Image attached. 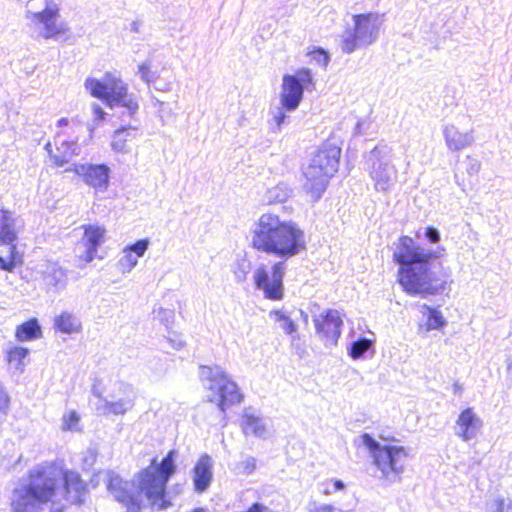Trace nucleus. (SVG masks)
I'll use <instances>...</instances> for the list:
<instances>
[{"label":"nucleus","instance_id":"f257e3e1","mask_svg":"<svg viewBox=\"0 0 512 512\" xmlns=\"http://www.w3.org/2000/svg\"><path fill=\"white\" fill-rule=\"evenodd\" d=\"M58 479L66 502L74 505L84 502L89 489L80 473L56 462H48L29 471L28 483L14 490L12 512H37L36 506L53 502L58 490Z\"/></svg>","mask_w":512,"mask_h":512},{"label":"nucleus","instance_id":"f03ea898","mask_svg":"<svg viewBox=\"0 0 512 512\" xmlns=\"http://www.w3.org/2000/svg\"><path fill=\"white\" fill-rule=\"evenodd\" d=\"M175 457L176 451L169 450L161 461L153 458L147 467L139 470L135 476L137 493L128 488L126 482L122 485V481L117 478L109 481L108 489L127 512H141L142 502L139 495L146 498L152 510H165L172 505L167 484L177 471Z\"/></svg>","mask_w":512,"mask_h":512},{"label":"nucleus","instance_id":"7ed1b4c3","mask_svg":"<svg viewBox=\"0 0 512 512\" xmlns=\"http://www.w3.org/2000/svg\"><path fill=\"white\" fill-rule=\"evenodd\" d=\"M435 257L434 252L421 249L412 237H399L393 261L400 265L397 281L405 293L427 297L438 294L444 288L443 269L435 272L431 266V260Z\"/></svg>","mask_w":512,"mask_h":512},{"label":"nucleus","instance_id":"20e7f679","mask_svg":"<svg viewBox=\"0 0 512 512\" xmlns=\"http://www.w3.org/2000/svg\"><path fill=\"white\" fill-rule=\"evenodd\" d=\"M250 247L258 252L283 260L306 249L305 233L293 220L266 212L259 216L251 231Z\"/></svg>","mask_w":512,"mask_h":512},{"label":"nucleus","instance_id":"39448f33","mask_svg":"<svg viewBox=\"0 0 512 512\" xmlns=\"http://www.w3.org/2000/svg\"><path fill=\"white\" fill-rule=\"evenodd\" d=\"M341 149L334 144H323L314 154L303 172V190L310 203L319 201L326 191L330 179L339 168Z\"/></svg>","mask_w":512,"mask_h":512},{"label":"nucleus","instance_id":"423d86ee","mask_svg":"<svg viewBox=\"0 0 512 512\" xmlns=\"http://www.w3.org/2000/svg\"><path fill=\"white\" fill-rule=\"evenodd\" d=\"M361 438L381 478L387 482L400 480L411 459L410 450L402 445H381L367 433Z\"/></svg>","mask_w":512,"mask_h":512},{"label":"nucleus","instance_id":"0eeeda50","mask_svg":"<svg viewBox=\"0 0 512 512\" xmlns=\"http://www.w3.org/2000/svg\"><path fill=\"white\" fill-rule=\"evenodd\" d=\"M84 86L92 97L103 101L110 108L121 106L132 117L138 111V103L129 95L127 85L113 72H106L101 80L88 77Z\"/></svg>","mask_w":512,"mask_h":512},{"label":"nucleus","instance_id":"6e6552de","mask_svg":"<svg viewBox=\"0 0 512 512\" xmlns=\"http://www.w3.org/2000/svg\"><path fill=\"white\" fill-rule=\"evenodd\" d=\"M19 227L15 212L1 208L0 245H7L9 254L7 258L0 256V269L6 272H13L24 264V252L17 245Z\"/></svg>","mask_w":512,"mask_h":512},{"label":"nucleus","instance_id":"1a4fd4ad","mask_svg":"<svg viewBox=\"0 0 512 512\" xmlns=\"http://www.w3.org/2000/svg\"><path fill=\"white\" fill-rule=\"evenodd\" d=\"M352 19L353 31L341 41V49L346 54L374 43L382 24V16L374 12L355 14Z\"/></svg>","mask_w":512,"mask_h":512},{"label":"nucleus","instance_id":"9d476101","mask_svg":"<svg viewBox=\"0 0 512 512\" xmlns=\"http://www.w3.org/2000/svg\"><path fill=\"white\" fill-rule=\"evenodd\" d=\"M315 82L309 68H300L282 78L280 104L286 111H294L303 99L304 90H313Z\"/></svg>","mask_w":512,"mask_h":512},{"label":"nucleus","instance_id":"9b49d317","mask_svg":"<svg viewBox=\"0 0 512 512\" xmlns=\"http://www.w3.org/2000/svg\"><path fill=\"white\" fill-rule=\"evenodd\" d=\"M202 370L208 373L209 390L217 396V406L221 412L225 413L227 408L243 401L239 387L222 369L216 367L213 370L212 367L203 366Z\"/></svg>","mask_w":512,"mask_h":512},{"label":"nucleus","instance_id":"f8f14e48","mask_svg":"<svg viewBox=\"0 0 512 512\" xmlns=\"http://www.w3.org/2000/svg\"><path fill=\"white\" fill-rule=\"evenodd\" d=\"M286 266L284 261H276L269 272L264 265L256 268L253 274L254 286L262 291L264 298L271 301H281L284 298V276Z\"/></svg>","mask_w":512,"mask_h":512},{"label":"nucleus","instance_id":"ddd939ff","mask_svg":"<svg viewBox=\"0 0 512 512\" xmlns=\"http://www.w3.org/2000/svg\"><path fill=\"white\" fill-rule=\"evenodd\" d=\"M66 171H72L81 177L84 183L96 190L104 191L108 187L110 168L105 164L77 163L67 168Z\"/></svg>","mask_w":512,"mask_h":512},{"label":"nucleus","instance_id":"4468645a","mask_svg":"<svg viewBox=\"0 0 512 512\" xmlns=\"http://www.w3.org/2000/svg\"><path fill=\"white\" fill-rule=\"evenodd\" d=\"M51 166L55 168L67 165L73 156L78 155V146L74 140H64L60 133H57L53 141L45 144Z\"/></svg>","mask_w":512,"mask_h":512},{"label":"nucleus","instance_id":"2eb2a0df","mask_svg":"<svg viewBox=\"0 0 512 512\" xmlns=\"http://www.w3.org/2000/svg\"><path fill=\"white\" fill-rule=\"evenodd\" d=\"M318 336L327 343L335 344L341 334L343 321L337 310L327 309L314 319Z\"/></svg>","mask_w":512,"mask_h":512},{"label":"nucleus","instance_id":"dca6fc26","mask_svg":"<svg viewBox=\"0 0 512 512\" xmlns=\"http://www.w3.org/2000/svg\"><path fill=\"white\" fill-rule=\"evenodd\" d=\"M83 230V243L85 251L78 256L80 266H84L96 257L99 246H101L106 238V229L104 226L95 224H84L81 226Z\"/></svg>","mask_w":512,"mask_h":512},{"label":"nucleus","instance_id":"f3484780","mask_svg":"<svg viewBox=\"0 0 512 512\" xmlns=\"http://www.w3.org/2000/svg\"><path fill=\"white\" fill-rule=\"evenodd\" d=\"M58 15L59 9L56 6L46 7L42 11L32 14V17L34 19H37L38 22L43 24L44 38H53L66 32L67 29L63 27L61 24H58L56 21Z\"/></svg>","mask_w":512,"mask_h":512},{"label":"nucleus","instance_id":"a211bd4d","mask_svg":"<svg viewBox=\"0 0 512 512\" xmlns=\"http://www.w3.org/2000/svg\"><path fill=\"white\" fill-rule=\"evenodd\" d=\"M212 464L208 455L201 456L193 468L194 489L198 493L204 492L212 481Z\"/></svg>","mask_w":512,"mask_h":512},{"label":"nucleus","instance_id":"6ab92c4d","mask_svg":"<svg viewBox=\"0 0 512 512\" xmlns=\"http://www.w3.org/2000/svg\"><path fill=\"white\" fill-rule=\"evenodd\" d=\"M457 426L460 429L459 436L468 441L472 439L481 427V420L475 414L473 408L468 407L461 411L457 421Z\"/></svg>","mask_w":512,"mask_h":512},{"label":"nucleus","instance_id":"aec40b11","mask_svg":"<svg viewBox=\"0 0 512 512\" xmlns=\"http://www.w3.org/2000/svg\"><path fill=\"white\" fill-rule=\"evenodd\" d=\"M138 137L139 133L137 127H121L114 132L111 147L117 152L127 151L135 144Z\"/></svg>","mask_w":512,"mask_h":512},{"label":"nucleus","instance_id":"412c9836","mask_svg":"<svg viewBox=\"0 0 512 512\" xmlns=\"http://www.w3.org/2000/svg\"><path fill=\"white\" fill-rule=\"evenodd\" d=\"M15 339L18 342H30L43 337L42 327L37 318H29L15 328Z\"/></svg>","mask_w":512,"mask_h":512},{"label":"nucleus","instance_id":"4be33fe9","mask_svg":"<svg viewBox=\"0 0 512 512\" xmlns=\"http://www.w3.org/2000/svg\"><path fill=\"white\" fill-rule=\"evenodd\" d=\"M54 329L64 334H75L82 331L81 321L71 312L62 311L53 320Z\"/></svg>","mask_w":512,"mask_h":512},{"label":"nucleus","instance_id":"5701e85b","mask_svg":"<svg viewBox=\"0 0 512 512\" xmlns=\"http://www.w3.org/2000/svg\"><path fill=\"white\" fill-rule=\"evenodd\" d=\"M444 137L448 148L452 151H460L472 142L470 133L461 132L452 125L444 129Z\"/></svg>","mask_w":512,"mask_h":512},{"label":"nucleus","instance_id":"b1692460","mask_svg":"<svg viewBox=\"0 0 512 512\" xmlns=\"http://www.w3.org/2000/svg\"><path fill=\"white\" fill-rule=\"evenodd\" d=\"M29 353V349L24 346L12 345L5 351V360L16 369L23 370L27 364Z\"/></svg>","mask_w":512,"mask_h":512},{"label":"nucleus","instance_id":"393cba45","mask_svg":"<svg viewBox=\"0 0 512 512\" xmlns=\"http://www.w3.org/2000/svg\"><path fill=\"white\" fill-rule=\"evenodd\" d=\"M370 176L374 181V187L377 191L386 192L392 185V179L388 174L387 167L382 163L373 166Z\"/></svg>","mask_w":512,"mask_h":512},{"label":"nucleus","instance_id":"a878e982","mask_svg":"<svg viewBox=\"0 0 512 512\" xmlns=\"http://www.w3.org/2000/svg\"><path fill=\"white\" fill-rule=\"evenodd\" d=\"M269 317L278 323L280 328L287 335H293L297 332V323L291 318V316L283 309H273L269 312Z\"/></svg>","mask_w":512,"mask_h":512},{"label":"nucleus","instance_id":"bb28decb","mask_svg":"<svg viewBox=\"0 0 512 512\" xmlns=\"http://www.w3.org/2000/svg\"><path fill=\"white\" fill-rule=\"evenodd\" d=\"M422 309L423 313H427V320L424 324L425 331L440 329L445 326L446 321L438 309L430 307L426 304L422 305Z\"/></svg>","mask_w":512,"mask_h":512},{"label":"nucleus","instance_id":"cd10ccee","mask_svg":"<svg viewBox=\"0 0 512 512\" xmlns=\"http://www.w3.org/2000/svg\"><path fill=\"white\" fill-rule=\"evenodd\" d=\"M373 345V341L367 338H359L351 344L349 355L353 359L362 357Z\"/></svg>","mask_w":512,"mask_h":512},{"label":"nucleus","instance_id":"c85d7f7f","mask_svg":"<svg viewBox=\"0 0 512 512\" xmlns=\"http://www.w3.org/2000/svg\"><path fill=\"white\" fill-rule=\"evenodd\" d=\"M132 407L131 401L118 400L108 402L105 404L104 409L106 414L123 415Z\"/></svg>","mask_w":512,"mask_h":512},{"label":"nucleus","instance_id":"c756f323","mask_svg":"<svg viewBox=\"0 0 512 512\" xmlns=\"http://www.w3.org/2000/svg\"><path fill=\"white\" fill-rule=\"evenodd\" d=\"M141 79L146 83H154L159 78V71L150 62H143L138 67Z\"/></svg>","mask_w":512,"mask_h":512},{"label":"nucleus","instance_id":"7c9ffc66","mask_svg":"<svg viewBox=\"0 0 512 512\" xmlns=\"http://www.w3.org/2000/svg\"><path fill=\"white\" fill-rule=\"evenodd\" d=\"M307 55L310 57V61L317 63L323 68L328 66L330 57L325 49L321 47H314L307 52Z\"/></svg>","mask_w":512,"mask_h":512},{"label":"nucleus","instance_id":"2f4dec72","mask_svg":"<svg viewBox=\"0 0 512 512\" xmlns=\"http://www.w3.org/2000/svg\"><path fill=\"white\" fill-rule=\"evenodd\" d=\"M11 410V397L0 382V422L7 417Z\"/></svg>","mask_w":512,"mask_h":512},{"label":"nucleus","instance_id":"473e14b6","mask_svg":"<svg viewBox=\"0 0 512 512\" xmlns=\"http://www.w3.org/2000/svg\"><path fill=\"white\" fill-rule=\"evenodd\" d=\"M149 246V239H140L133 244L127 245L124 251L132 252L137 258L142 257Z\"/></svg>","mask_w":512,"mask_h":512},{"label":"nucleus","instance_id":"72a5a7b5","mask_svg":"<svg viewBox=\"0 0 512 512\" xmlns=\"http://www.w3.org/2000/svg\"><path fill=\"white\" fill-rule=\"evenodd\" d=\"M80 416L75 411H69L63 417V429L67 431L75 430L79 424Z\"/></svg>","mask_w":512,"mask_h":512},{"label":"nucleus","instance_id":"f704fd0d","mask_svg":"<svg viewBox=\"0 0 512 512\" xmlns=\"http://www.w3.org/2000/svg\"><path fill=\"white\" fill-rule=\"evenodd\" d=\"M123 252H124V255L121 258V260L119 261V265L123 271H130L137 265V263H138L137 257L135 255H133V253L130 251L123 250Z\"/></svg>","mask_w":512,"mask_h":512},{"label":"nucleus","instance_id":"c9c22d12","mask_svg":"<svg viewBox=\"0 0 512 512\" xmlns=\"http://www.w3.org/2000/svg\"><path fill=\"white\" fill-rule=\"evenodd\" d=\"M322 485L325 486L322 490L324 495H330L345 488L344 483L338 479L325 481L322 483Z\"/></svg>","mask_w":512,"mask_h":512},{"label":"nucleus","instance_id":"e433bc0d","mask_svg":"<svg viewBox=\"0 0 512 512\" xmlns=\"http://www.w3.org/2000/svg\"><path fill=\"white\" fill-rule=\"evenodd\" d=\"M91 110L93 115V124L97 127L105 120L107 113L99 104H93Z\"/></svg>","mask_w":512,"mask_h":512},{"label":"nucleus","instance_id":"4c0bfd02","mask_svg":"<svg viewBox=\"0 0 512 512\" xmlns=\"http://www.w3.org/2000/svg\"><path fill=\"white\" fill-rule=\"evenodd\" d=\"M491 512H512V503H505L503 499H497L493 502Z\"/></svg>","mask_w":512,"mask_h":512},{"label":"nucleus","instance_id":"58836bf2","mask_svg":"<svg viewBox=\"0 0 512 512\" xmlns=\"http://www.w3.org/2000/svg\"><path fill=\"white\" fill-rule=\"evenodd\" d=\"M256 424H257V419L252 416H248L245 419V421L243 422V426H242L243 432L245 434L254 433L256 431V428H255Z\"/></svg>","mask_w":512,"mask_h":512},{"label":"nucleus","instance_id":"ea45409f","mask_svg":"<svg viewBox=\"0 0 512 512\" xmlns=\"http://www.w3.org/2000/svg\"><path fill=\"white\" fill-rule=\"evenodd\" d=\"M425 235L429 242L431 243H438L440 241V235L436 228L430 226L427 227L425 230Z\"/></svg>","mask_w":512,"mask_h":512},{"label":"nucleus","instance_id":"a19ab883","mask_svg":"<svg viewBox=\"0 0 512 512\" xmlns=\"http://www.w3.org/2000/svg\"><path fill=\"white\" fill-rule=\"evenodd\" d=\"M311 512H340L331 504H323L314 508Z\"/></svg>","mask_w":512,"mask_h":512},{"label":"nucleus","instance_id":"79ce46f5","mask_svg":"<svg viewBox=\"0 0 512 512\" xmlns=\"http://www.w3.org/2000/svg\"><path fill=\"white\" fill-rule=\"evenodd\" d=\"M285 117L286 116L283 112H280L278 115L275 116V121L278 126H280L284 122Z\"/></svg>","mask_w":512,"mask_h":512},{"label":"nucleus","instance_id":"37998d69","mask_svg":"<svg viewBox=\"0 0 512 512\" xmlns=\"http://www.w3.org/2000/svg\"><path fill=\"white\" fill-rule=\"evenodd\" d=\"M69 123L68 119L67 118H61L57 121V126L58 127H64V126H67Z\"/></svg>","mask_w":512,"mask_h":512},{"label":"nucleus","instance_id":"c03bdc74","mask_svg":"<svg viewBox=\"0 0 512 512\" xmlns=\"http://www.w3.org/2000/svg\"><path fill=\"white\" fill-rule=\"evenodd\" d=\"M287 197H288L287 193L283 192V195H282V198L280 199V201L285 200Z\"/></svg>","mask_w":512,"mask_h":512}]
</instances>
